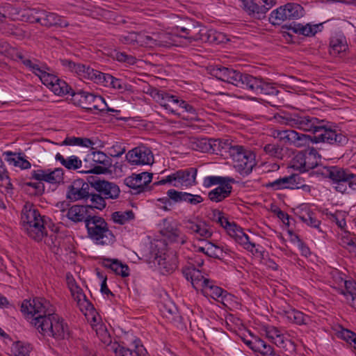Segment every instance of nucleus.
Masks as SVG:
<instances>
[{
  "label": "nucleus",
  "instance_id": "f257e3e1",
  "mask_svg": "<svg viewBox=\"0 0 356 356\" xmlns=\"http://www.w3.org/2000/svg\"><path fill=\"white\" fill-rule=\"evenodd\" d=\"M274 118L280 124L314 134V136H310L293 129L280 130L278 140L298 148L309 146L311 143L343 145L348 142L347 137L341 130L332 128L328 122L315 117L298 113H283L275 115Z\"/></svg>",
  "mask_w": 356,
  "mask_h": 356
},
{
  "label": "nucleus",
  "instance_id": "f03ea898",
  "mask_svg": "<svg viewBox=\"0 0 356 356\" xmlns=\"http://www.w3.org/2000/svg\"><path fill=\"white\" fill-rule=\"evenodd\" d=\"M21 312L26 318H31V323L44 337L57 341L69 338L70 332L67 323L54 312V307L43 298L23 300Z\"/></svg>",
  "mask_w": 356,
  "mask_h": 356
},
{
  "label": "nucleus",
  "instance_id": "7ed1b4c3",
  "mask_svg": "<svg viewBox=\"0 0 356 356\" xmlns=\"http://www.w3.org/2000/svg\"><path fill=\"white\" fill-rule=\"evenodd\" d=\"M21 225L27 236L36 242L42 241L48 235L46 216H42L29 202L22 209Z\"/></svg>",
  "mask_w": 356,
  "mask_h": 356
},
{
  "label": "nucleus",
  "instance_id": "20e7f679",
  "mask_svg": "<svg viewBox=\"0 0 356 356\" xmlns=\"http://www.w3.org/2000/svg\"><path fill=\"white\" fill-rule=\"evenodd\" d=\"M210 215L212 220L222 227L227 234L245 250L253 254L259 252L256 248V244L250 241L249 236L244 232L243 229L234 222H229L223 212L213 209Z\"/></svg>",
  "mask_w": 356,
  "mask_h": 356
},
{
  "label": "nucleus",
  "instance_id": "39448f33",
  "mask_svg": "<svg viewBox=\"0 0 356 356\" xmlns=\"http://www.w3.org/2000/svg\"><path fill=\"white\" fill-rule=\"evenodd\" d=\"M175 34L181 38L187 39L190 42L193 41H201L210 44H220L224 42L225 35L215 29H209L207 27H202L196 31L195 27L191 24L188 26H177L173 29Z\"/></svg>",
  "mask_w": 356,
  "mask_h": 356
},
{
  "label": "nucleus",
  "instance_id": "423d86ee",
  "mask_svg": "<svg viewBox=\"0 0 356 356\" xmlns=\"http://www.w3.org/2000/svg\"><path fill=\"white\" fill-rule=\"evenodd\" d=\"M85 225L88 238L96 245H108L115 242V235L103 218L92 214L86 220Z\"/></svg>",
  "mask_w": 356,
  "mask_h": 356
},
{
  "label": "nucleus",
  "instance_id": "0eeeda50",
  "mask_svg": "<svg viewBox=\"0 0 356 356\" xmlns=\"http://www.w3.org/2000/svg\"><path fill=\"white\" fill-rule=\"evenodd\" d=\"M234 167L242 175H248L256 165L255 154L241 145L231 146L229 151Z\"/></svg>",
  "mask_w": 356,
  "mask_h": 356
},
{
  "label": "nucleus",
  "instance_id": "6e6552de",
  "mask_svg": "<svg viewBox=\"0 0 356 356\" xmlns=\"http://www.w3.org/2000/svg\"><path fill=\"white\" fill-rule=\"evenodd\" d=\"M160 243L161 247L156 245L151 252L153 262L158 265L162 274L172 273L177 268V257L175 252L166 249L165 244Z\"/></svg>",
  "mask_w": 356,
  "mask_h": 356
},
{
  "label": "nucleus",
  "instance_id": "1a4fd4ad",
  "mask_svg": "<svg viewBox=\"0 0 356 356\" xmlns=\"http://www.w3.org/2000/svg\"><path fill=\"white\" fill-rule=\"evenodd\" d=\"M17 58L32 73L38 76L42 83L48 88H50V86L58 81V76L51 72L50 67L46 63L40 62L36 59L31 60L20 53L17 54Z\"/></svg>",
  "mask_w": 356,
  "mask_h": 356
},
{
  "label": "nucleus",
  "instance_id": "9d476101",
  "mask_svg": "<svg viewBox=\"0 0 356 356\" xmlns=\"http://www.w3.org/2000/svg\"><path fill=\"white\" fill-rule=\"evenodd\" d=\"M197 174V169L195 168L179 170L154 183V185L158 186L168 184L177 188L190 187L196 184Z\"/></svg>",
  "mask_w": 356,
  "mask_h": 356
},
{
  "label": "nucleus",
  "instance_id": "9b49d317",
  "mask_svg": "<svg viewBox=\"0 0 356 356\" xmlns=\"http://www.w3.org/2000/svg\"><path fill=\"white\" fill-rule=\"evenodd\" d=\"M83 162L86 170L82 172L88 174H105L112 165L111 159L102 151H90Z\"/></svg>",
  "mask_w": 356,
  "mask_h": 356
},
{
  "label": "nucleus",
  "instance_id": "f8f14e48",
  "mask_svg": "<svg viewBox=\"0 0 356 356\" xmlns=\"http://www.w3.org/2000/svg\"><path fill=\"white\" fill-rule=\"evenodd\" d=\"M60 63L66 70L76 74L80 79L90 80L97 84L101 83L104 73L88 65L75 63L70 59H61Z\"/></svg>",
  "mask_w": 356,
  "mask_h": 356
},
{
  "label": "nucleus",
  "instance_id": "ddd939ff",
  "mask_svg": "<svg viewBox=\"0 0 356 356\" xmlns=\"http://www.w3.org/2000/svg\"><path fill=\"white\" fill-rule=\"evenodd\" d=\"M74 104L88 111H104L106 109V104L104 99L100 95L79 90L76 92H72Z\"/></svg>",
  "mask_w": 356,
  "mask_h": 356
},
{
  "label": "nucleus",
  "instance_id": "4468645a",
  "mask_svg": "<svg viewBox=\"0 0 356 356\" xmlns=\"http://www.w3.org/2000/svg\"><path fill=\"white\" fill-rule=\"evenodd\" d=\"M92 188V184L83 179H75L67 186L66 197L70 200H88L94 195Z\"/></svg>",
  "mask_w": 356,
  "mask_h": 356
},
{
  "label": "nucleus",
  "instance_id": "2eb2a0df",
  "mask_svg": "<svg viewBox=\"0 0 356 356\" xmlns=\"http://www.w3.org/2000/svg\"><path fill=\"white\" fill-rule=\"evenodd\" d=\"M94 205H74L68 209L66 216L74 222H84L92 215L94 209H102L106 207V202H92Z\"/></svg>",
  "mask_w": 356,
  "mask_h": 356
},
{
  "label": "nucleus",
  "instance_id": "dca6fc26",
  "mask_svg": "<svg viewBox=\"0 0 356 356\" xmlns=\"http://www.w3.org/2000/svg\"><path fill=\"white\" fill-rule=\"evenodd\" d=\"M92 187L98 193H94L90 200L117 199L120 193V189L117 184L106 180L95 181L92 183Z\"/></svg>",
  "mask_w": 356,
  "mask_h": 356
},
{
  "label": "nucleus",
  "instance_id": "f3484780",
  "mask_svg": "<svg viewBox=\"0 0 356 356\" xmlns=\"http://www.w3.org/2000/svg\"><path fill=\"white\" fill-rule=\"evenodd\" d=\"M261 330L266 337L277 347L289 351H294L296 350L295 343L286 337L279 328L273 325H264Z\"/></svg>",
  "mask_w": 356,
  "mask_h": 356
},
{
  "label": "nucleus",
  "instance_id": "a211bd4d",
  "mask_svg": "<svg viewBox=\"0 0 356 356\" xmlns=\"http://www.w3.org/2000/svg\"><path fill=\"white\" fill-rule=\"evenodd\" d=\"M126 159L131 165H150L154 162L152 150L144 145L129 150L126 154Z\"/></svg>",
  "mask_w": 356,
  "mask_h": 356
},
{
  "label": "nucleus",
  "instance_id": "6ab92c4d",
  "mask_svg": "<svg viewBox=\"0 0 356 356\" xmlns=\"http://www.w3.org/2000/svg\"><path fill=\"white\" fill-rule=\"evenodd\" d=\"M152 174L143 172L140 174H132L124 179V184L130 189L131 194L137 195L145 191V186L152 181Z\"/></svg>",
  "mask_w": 356,
  "mask_h": 356
},
{
  "label": "nucleus",
  "instance_id": "aec40b11",
  "mask_svg": "<svg viewBox=\"0 0 356 356\" xmlns=\"http://www.w3.org/2000/svg\"><path fill=\"white\" fill-rule=\"evenodd\" d=\"M276 3V0H245L243 5L250 15H253L260 19L264 17L266 12Z\"/></svg>",
  "mask_w": 356,
  "mask_h": 356
},
{
  "label": "nucleus",
  "instance_id": "412c9836",
  "mask_svg": "<svg viewBox=\"0 0 356 356\" xmlns=\"http://www.w3.org/2000/svg\"><path fill=\"white\" fill-rule=\"evenodd\" d=\"M160 232L171 242L184 244L187 240L186 235L177 228L176 223L168 219L163 220Z\"/></svg>",
  "mask_w": 356,
  "mask_h": 356
},
{
  "label": "nucleus",
  "instance_id": "4be33fe9",
  "mask_svg": "<svg viewBox=\"0 0 356 356\" xmlns=\"http://www.w3.org/2000/svg\"><path fill=\"white\" fill-rule=\"evenodd\" d=\"M151 95L156 99V102L169 113L178 116L181 115V113L178 112V109L175 107L177 96L165 92L159 91L156 88L152 90Z\"/></svg>",
  "mask_w": 356,
  "mask_h": 356
},
{
  "label": "nucleus",
  "instance_id": "5701e85b",
  "mask_svg": "<svg viewBox=\"0 0 356 356\" xmlns=\"http://www.w3.org/2000/svg\"><path fill=\"white\" fill-rule=\"evenodd\" d=\"M38 19L39 24L47 28H66L70 25L63 16L45 10H42L40 18Z\"/></svg>",
  "mask_w": 356,
  "mask_h": 356
},
{
  "label": "nucleus",
  "instance_id": "b1692460",
  "mask_svg": "<svg viewBox=\"0 0 356 356\" xmlns=\"http://www.w3.org/2000/svg\"><path fill=\"white\" fill-rule=\"evenodd\" d=\"M182 273L187 280H191L193 287L197 291H202V288L207 284H210L211 280L204 277L202 272L195 267L184 268Z\"/></svg>",
  "mask_w": 356,
  "mask_h": 356
},
{
  "label": "nucleus",
  "instance_id": "393cba45",
  "mask_svg": "<svg viewBox=\"0 0 356 356\" xmlns=\"http://www.w3.org/2000/svg\"><path fill=\"white\" fill-rule=\"evenodd\" d=\"M263 80L264 79L261 78L239 72L236 86L250 90L258 95Z\"/></svg>",
  "mask_w": 356,
  "mask_h": 356
},
{
  "label": "nucleus",
  "instance_id": "a878e982",
  "mask_svg": "<svg viewBox=\"0 0 356 356\" xmlns=\"http://www.w3.org/2000/svg\"><path fill=\"white\" fill-rule=\"evenodd\" d=\"M131 346V348H125L114 343L112 348L114 350L116 356H145L147 353L146 349L141 344L139 339H136Z\"/></svg>",
  "mask_w": 356,
  "mask_h": 356
},
{
  "label": "nucleus",
  "instance_id": "bb28decb",
  "mask_svg": "<svg viewBox=\"0 0 356 356\" xmlns=\"http://www.w3.org/2000/svg\"><path fill=\"white\" fill-rule=\"evenodd\" d=\"M236 183L233 177L227 178L224 184H220L208 193L209 200H224L230 197L232 192V184Z\"/></svg>",
  "mask_w": 356,
  "mask_h": 356
},
{
  "label": "nucleus",
  "instance_id": "cd10ccee",
  "mask_svg": "<svg viewBox=\"0 0 356 356\" xmlns=\"http://www.w3.org/2000/svg\"><path fill=\"white\" fill-rule=\"evenodd\" d=\"M300 177L297 174H292L289 176H285L277 179L276 180L266 184L267 187H270L275 190L284 188L295 189L299 188L300 184Z\"/></svg>",
  "mask_w": 356,
  "mask_h": 356
},
{
  "label": "nucleus",
  "instance_id": "c85d7f7f",
  "mask_svg": "<svg viewBox=\"0 0 356 356\" xmlns=\"http://www.w3.org/2000/svg\"><path fill=\"white\" fill-rule=\"evenodd\" d=\"M297 210L296 214L298 215L299 218L304 223L312 228L318 229L319 232H323L321 229V220L317 219L315 213L308 209L307 204H300L297 208Z\"/></svg>",
  "mask_w": 356,
  "mask_h": 356
},
{
  "label": "nucleus",
  "instance_id": "c756f323",
  "mask_svg": "<svg viewBox=\"0 0 356 356\" xmlns=\"http://www.w3.org/2000/svg\"><path fill=\"white\" fill-rule=\"evenodd\" d=\"M211 74L218 80L236 86L239 71L223 66H216L211 70Z\"/></svg>",
  "mask_w": 356,
  "mask_h": 356
},
{
  "label": "nucleus",
  "instance_id": "7c9ffc66",
  "mask_svg": "<svg viewBox=\"0 0 356 356\" xmlns=\"http://www.w3.org/2000/svg\"><path fill=\"white\" fill-rule=\"evenodd\" d=\"M323 24L324 23H318L313 24L307 23L306 24H302L300 23H295L293 25H290L289 29L298 35H302L306 37H312L317 33L323 31Z\"/></svg>",
  "mask_w": 356,
  "mask_h": 356
},
{
  "label": "nucleus",
  "instance_id": "2f4dec72",
  "mask_svg": "<svg viewBox=\"0 0 356 356\" xmlns=\"http://www.w3.org/2000/svg\"><path fill=\"white\" fill-rule=\"evenodd\" d=\"M184 227L190 234H195L200 238H208L211 236L212 231L204 222H195L192 220L184 222Z\"/></svg>",
  "mask_w": 356,
  "mask_h": 356
},
{
  "label": "nucleus",
  "instance_id": "473e14b6",
  "mask_svg": "<svg viewBox=\"0 0 356 356\" xmlns=\"http://www.w3.org/2000/svg\"><path fill=\"white\" fill-rule=\"evenodd\" d=\"M282 315L289 322L298 325H307L311 324L312 322V318L309 316L305 314L300 311L292 308L284 309L282 312Z\"/></svg>",
  "mask_w": 356,
  "mask_h": 356
},
{
  "label": "nucleus",
  "instance_id": "72a5a7b5",
  "mask_svg": "<svg viewBox=\"0 0 356 356\" xmlns=\"http://www.w3.org/2000/svg\"><path fill=\"white\" fill-rule=\"evenodd\" d=\"M352 174L348 169L337 165L326 167L323 172V175L332 179L334 183L346 181L352 177Z\"/></svg>",
  "mask_w": 356,
  "mask_h": 356
},
{
  "label": "nucleus",
  "instance_id": "f704fd0d",
  "mask_svg": "<svg viewBox=\"0 0 356 356\" xmlns=\"http://www.w3.org/2000/svg\"><path fill=\"white\" fill-rule=\"evenodd\" d=\"M348 49L347 40L343 33H335L331 37L330 41V52L331 54L337 56L346 52Z\"/></svg>",
  "mask_w": 356,
  "mask_h": 356
},
{
  "label": "nucleus",
  "instance_id": "c9c22d12",
  "mask_svg": "<svg viewBox=\"0 0 356 356\" xmlns=\"http://www.w3.org/2000/svg\"><path fill=\"white\" fill-rule=\"evenodd\" d=\"M202 293L206 297H211L225 305V300L229 296L228 293L222 288L213 284V281L210 280V284H207L202 288Z\"/></svg>",
  "mask_w": 356,
  "mask_h": 356
},
{
  "label": "nucleus",
  "instance_id": "e433bc0d",
  "mask_svg": "<svg viewBox=\"0 0 356 356\" xmlns=\"http://www.w3.org/2000/svg\"><path fill=\"white\" fill-rule=\"evenodd\" d=\"M102 264L104 267L110 268L116 275L122 277H127L130 274L129 266L117 259H104Z\"/></svg>",
  "mask_w": 356,
  "mask_h": 356
},
{
  "label": "nucleus",
  "instance_id": "4c0bfd02",
  "mask_svg": "<svg viewBox=\"0 0 356 356\" xmlns=\"http://www.w3.org/2000/svg\"><path fill=\"white\" fill-rule=\"evenodd\" d=\"M341 282H343L345 286L341 293L345 296L347 302L356 310V282L341 278Z\"/></svg>",
  "mask_w": 356,
  "mask_h": 356
},
{
  "label": "nucleus",
  "instance_id": "58836bf2",
  "mask_svg": "<svg viewBox=\"0 0 356 356\" xmlns=\"http://www.w3.org/2000/svg\"><path fill=\"white\" fill-rule=\"evenodd\" d=\"M5 156V160L10 165L15 167H19L22 170L29 169L31 168V163L24 159L22 154H17L13 152H5L3 154Z\"/></svg>",
  "mask_w": 356,
  "mask_h": 356
},
{
  "label": "nucleus",
  "instance_id": "ea45409f",
  "mask_svg": "<svg viewBox=\"0 0 356 356\" xmlns=\"http://www.w3.org/2000/svg\"><path fill=\"white\" fill-rule=\"evenodd\" d=\"M243 341L252 350L261 354V356L264 355V352L267 351L270 346V344L257 336H252L251 339H243Z\"/></svg>",
  "mask_w": 356,
  "mask_h": 356
},
{
  "label": "nucleus",
  "instance_id": "a19ab883",
  "mask_svg": "<svg viewBox=\"0 0 356 356\" xmlns=\"http://www.w3.org/2000/svg\"><path fill=\"white\" fill-rule=\"evenodd\" d=\"M302 151L305 158L306 171L307 172L318 165L321 161V155L314 147H308Z\"/></svg>",
  "mask_w": 356,
  "mask_h": 356
},
{
  "label": "nucleus",
  "instance_id": "79ce46f5",
  "mask_svg": "<svg viewBox=\"0 0 356 356\" xmlns=\"http://www.w3.org/2000/svg\"><path fill=\"white\" fill-rule=\"evenodd\" d=\"M55 159L69 170H76L82 166V161L76 156H70L65 158L60 153L56 154Z\"/></svg>",
  "mask_w": 356,
  "mask_h": 356
},
{
  "label": "nucleus",
  "instance_id": "37998d69",
  "mask_svg": "<svg viewBox=\"0 0 356 356\" xmlns=\"http://www.w3.org/2000/svg\"><path fill=\"white\" fill-rule=\"evenodd\" d=\"M99 84L106 87L111 86L120 91H124L127 89V85L122 79L115 78L109 74H103Z\"/></svg>",
  "mask_w": 356,
  "mask_h": 356
},
{
  "label": "nucleus",
  "instance_id": "c03bdc74",
  "mask_svg": "<svg viewBox=\"0 0 356 356\" xmlns=\"http://www.w3.org/2000/svg\"><path fill=\"white\" fill-rule=\"evenodd\" d=\"M339 243L343 248L348 250L350 252H355L356 250V243L353 234L348 230H342V233L339 238Z\"/></svg>",
  "mask_w": 356,
  "mask_h": 356
},
{
  "label": "nucleus",
  "instance_id": "a18cd8bd",
  "mask_svg": "<svg viewBox=\"0 0 356 356\" xmlns=\"http://www.w3.org/2000/svg\"><path fill=\"white\" fill-rule=\"evenodd\" d=\"M0 180L6 181V186H2L1 193H5L6 198L12 197L13 195V187L12 184L9 181L8 172L4 166L3 162L0 157Z\"/></svg>",
  "mask_w": 356,
  "mask_h": 356
},
{
  "label": "nucleus",
  "instance_id": "49530a36",
  "mask_svg": "<svg viewBox=\"0 0 356 356\" xmlns=\"http://www.w3.org/2000/svg\"><path fill=\"white\" fill-rule=\"evenodd\" d=\"M324 213L327 216L329 220L333 222H335L336 225L338 226L339 228H340L342 230L346 229V212L341 211H337L334 213H331L328 211L327 209H326L324 211Z\"/></svg>",
  "mask_w": 356,
  "mask_h": 356
},
{
  "label": "nucleus",
  "instance_id": "de8ad7c7",
  "mask_svg": "<svg viewBox=\"0 0 356 356\" xmlns=\"http://www.w3.org/2000/svg\"><path fill=\"white\" fill-rule=\"evenodd\" d=\"M285 8L287 20L299 19L304 15L303 8L300 4L288 3Z\"/></svg>",
  "mask_w": 356,
  "mask_h": 356
},
{
  "label": "nucleus",
  "instance_id": "09e8293b",
  "mask_svg": "<svg viewBox=\"0 0 356 356\" xmlns=\"http://www.w3.org/2000/svg\"><path fill=\"white\" fill-rule=\"evenodd\" d=\"M158 38H152L151 36H146V43L149 46H158L168 47L173 44L172 42L169 40L168 33H161L159 35Z\"/></svg>",
  "mask_w": 356,
  "mask_h": 356
},
{
  "label": "nucleus",
  "instance_id": "8fccbe9b",
  "mask_svg": "<svg viewBox=\"0 0 356 356\" xmlns=\"http://www.w3.org/2000/svg\"><path fill=\"white\" fill-rule=\"evenodd\" d=\"M62 145L90 147L93 146L95 143L90 138L72 136L65 138Z\"/></svg>",
  "mask_w": 356,
  "mask_h": 356
},
{
  "label": "nucleus",
  "instance_id": "3c124183",
  "mask_svg": "<svg viewBox=\"0 0 356 356\" xmlns=\"http://www.w3.org/2000/svg\"><path fill=\"white\" fill-rule=\"evenodd\" d=\"M168 199L170 200H197V198L203 199L199 195H193L186 192L177 191L175 189H170L167 192Z\"/></svg>",
  "mask_w": 356,
  "mask_h": 356
},
{
  "label": "nucleus",
  "instance_id": "603ef678",
  "mask_svg": "<svg viewBox=\"0 0 356 356\" xmlns=\"http://www.w3.org/2000/svg\"><path fill=\"white\" fill-rule=\"evenodd\" d=\"M305 165V158L302 150L296 154L289 163L290 168L300 172H307Z\"/></svg>",
  "mask_w": 356,
  "mask_h": 356
},
{
  "label": "nucleus",
  "instance_id": "864d4df0",
  "mask_svg": "<svg viewBox=\"0 0 356 356\" xmlns=\"http://www.w3.org/2000/svg\"><path fill=\"white\" fill-rule=\"evenodd\" d=\"M163 316L170 319L175 320L179 317L178 309L175 305L171 301H167L163 303L160 308Z\"/></svg>",
  "mask_w": 356,
  "mask_h": 356
},
{
  "label": "nucleus",
  "instance_id": "5fc2aeb1",
  "mask_svg": "<svg viewBox=\"0 0 356 356\" xmlns=\"http://www.w3.org/2000/svg\"><path fill=\"white\" fill-rule=\"evenodd\" d=\"M55 95L58 96H63L65 95L70 94L72 88L67 85V83L58 77V81L54 83L49 88Z\"/></svg>",
  "mask_w": 356,
  "mask_h": 356
},
{
  "label": "nucleus",
  "instance_id": "6e6d98bb",
  "mask_svg": "<svg viewBox=\"0 0 356 356\" xmlns=\"http://www.w3.org/2000/svg\"><path fill=\"white\" fill-rule=\"evenodd\" d=\"M285 20H287L285 5L272 11L269 17L270 22L274 25H280Z\"/></svg>",
  "mask_w": 356,
  "mask_h": 356
},
{
  "label": "nucleus",
  "instance_id": "4d7b16f0",
  "mask_svg": "<svg viewBox=\"0 0 356 356\" xmlns=\"http://www.w3.org/2000/svg\"><path fill=\"white\" fill-rule=\"evenodd\" d=\"M135 215L131 210L126 211H115L112 213L113 220L120 225H124L128 221L134 219Z\"/></svg>",
  "mask_w": 356,
  "mask_h": 356
},
{
  "label": "nucleus",
  "instance_id": "13d9d810",
  "mask_svg": "<svg viewBox=\"0 0 356 356\" xmlns=\"http://www.w3.org/2000/svg\"><path fill=\"white\" fill-rule=\"evenodd\" d=\"M264 151L276 159L282 160L284 158V148L277 144H267L264 147Z\"/></svg>",
  "mask_w": 356,
  "mask_h": 356
},
{
  "label": "nucleus",
  "instance_id": "bf43d9fd",
  "mask_svg": "<svg viewBox=\"0 0 356 356\" xmlns=\"http://www.w3.org/2000/svg\"><path fill=\"white\" fill-rule=\"evenodd\" d=\"M230 177L226 176H216V175H209L207 176L203 179L202 186L204 188H211L212 186H218L220 184H224V181L229 178Z\"/></svg>",
  "mask_w": 356,
  "mask_h": 356
},
{
  "label": "nucleus",
  "instance_id": "052dcab7",
  "mask_svg": "<svg viewBox=\"0 0 356 356\" xmlns=\"http://www.w3.org/2000/svg\"><path fill=\"white\" fill-rule=\"evenodd\" d=\"M42 10L39 8H29L24 10V13L22 15L26 17V20L30 23L39 24V18H40Z\"/></svg>",
  "mask_w": 356,
  "mask_h": 356
},
{
  "label": "nucleus",
  "instance_id": "680f3d73",
  "mask_svg": "<svg viewBox=\"0 0 356 356\" xmlns=\"http://www.w3.org/2000/svg\"><path fill=\"white\" fill-rule=\"evenodd\" d=\"M63 180V170L62 168H55L54 170L48 169L47 182L49 184H58Z\"/></svg>",
  "mask_w": 356,
  "mask_h": 356
},
{
  "label": "nucleus",
  "instance_id": "e2e57ef3",
  "mask_svg": "<svg viewBox=\"0 0 356 356\" xmlns=\"http://www.w3.org/2000/svg\"><path fill=\"white\" fill-rule=\"evenodd\" d=\"M279 93L280 91L272 83H270L263 80L261 86L259 90V94L270 96H276Z\"/></svg>",
  "mask_w": 356,
  "mask_h": 356
},
{
  "label": "nucleus",
  "instance_id": "0e129e2a",
  "mask_svg": "<svg viewBox=\"0 0 356 356\" xmlns=\"http://www.w3.org/2000/svg\"><path fill=\"white\" fill-rule=\"evenodd\" d=\"M339 337L350 344L353 343V348L356 350V333L348 329L343 328L339 332Z\"/></svg>",
  "mask_w": 356,
  "mask_h": 356
},
{
  "label": "nucleus",
  "instance_id": "69168bd1",
  "mask_svg": "<svg viewBox=\"0 0 356 356\" xmlns=\"http://www.w3.org/2000/svg\"><path fill=\"white\" fill-rule=\"evenodd\" d=\"M114 58L118 62L124 63L129 65H133L136 63L135 56L127 54L125 52L117 51L115 53Z\"/></svg>",
  "mask_w": 356,
  "mask_h": 356
},
{
  "label": "nucleus",
  "instance_id": "338daca9",
  "mask_svg": "<svg viewBox=\"0 0 356 356\" xmlns=\"http://www.w3.org/2000/svg\"><path fill=\"white\" fill-rule=\"evenodd\" d=\"M31 349L29 344L17 342L14 347V355L15 356H29Z\"/></svg>",
  "mask_w": 356,
  "mask_h": 356
},
{
  "label": "nucleus",
  "instance_id": "774afa93",
  "mask_svg": "<svg viewBox=\"0 0 356 356\" xmlns=\"http://www.w3.org/2000/svg\"><path fill=\"white\" fill-rule=\"evenodd\" d=\"M140 35L136 32H128L120 36V40L126 44H132L138 42Z\"/></svg>",
  "mask_w": 356,
  "mask_h": 356
}]
</instances>
